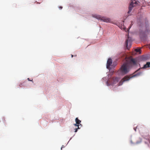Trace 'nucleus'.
Here are the masks:
<instances>
[{"label": "nucleus", "mask_w": 150, "mask_h": 150, "mask_svg": "<svg viewBox=\"0 0 150 150\" xmlns=\"http://www.w3.org/2000/svg\"><path fill=\"white\" fill-rule=\"evenodd\" d=\"M149 5H150V4H149Z\"/></svg>", "instance_id": "5701e85b"}, {"label": "nucleus", "mask_w": 150, "mask_h": 150, "mask_svg": "<svg viewBox=\"0 0 150 150\" xmlns=\"http://www.w3.org/2000/svg\"><path fill=\"white\" fill-rule=\"evenodd\" d=\"M137 4V2L135 0H132L131 1V3L129 6V10L128 12V13H129L132 10V8L135 6Z\"/></svg>", "instance_id": "20e7f679"}, {"label": "nucleus", "mask_w": 150, "mask_h": 150, "mask_svg": "<svg viewBox=\"0 0 150 150\" xmlns=\"http://www.w3.org/2000/svg\"><path fill=\"white\" fill-rule=\"evenodd\" d=\"M142 142V139H140V140L139 141H137V142H136V144H139V143H141Z\"/></svg>", "instance_id": "f8f14e48"}, {"label": "nucleus", "mask_w": 150, "mask_h": 150, "mask_svg": "<svg viewBox=\"0 0 150 150\" xmlns=\"http://www.w3.org/2000/svg\"><path fill=\"white\" fill-rule=\"evenodd\" d=\"M133 76H132L130 77H129L127 76H125L124 78H123L122 80L118 83L117 85L118 86H120L121 85H122L123 83L126 81H128L129 80L130 78L132 77Z\"/></svg>", "instance_id": "423d86ee"}, {"label": "nucleus", "mask_w": 150, "mask_h": 150, "mask_svg": "<svg viewBox=\"0 0 150 150\" xmlns=\"http://www.w3.org/2000/svg\"><path fill=\"white\" fill-rule=\"evenodd\" d=\"M28 80L29 81H32L33 82V80H30L29 79V78H28Z\"/></svg>", "instance_id": "2eb2a0df"}, {"label": "nucleus", "mask_w": 150, "mask_h": 150, "mask_svg": "<svg viewBox=\"0 0 150 150\" xmlns=\"http://www.w3.org/2000/svg\"><path fill=\"white\" fill-rule=\"evenodd\" d=\"M71 57H73V55H71Z\"/></svg>", "instance_id": "4be33fe9"}, {"label": "nucleus", "mask_w": 150, "mask_h": 150, "mask_svg": "<svg viewBox=\"0 0 150 150\" xmlns=\"http://www.w3.org/2000/svg\"><path fill=\"white\" fill-rule=\"evenodd\" d=\"M137 127H138V126H137L136 127H134V130L135 131H136V129H137Z\"/></svg>", "instance_id": "4468645a"}, {"label": "nucleus", "mask_w": 150, "mask_h": 150, "mask_svg": "<svg viewBox=\"0 0 150 150\" xmlns=\"http://www.w3.org/2000/svg\"><path fill=\"white\" fill-rule=\"evenodd\" d=\"M64 145H62V147L61 148V150H62V148H64Z\"/></svg>", "instance_id": "a211bd4d"}, {"label": "nucleus", "mask_w": 150, "mask_h": 150, "mask_svg": "<svg viewBox=\"0 0 150 150\" xmlns=\"http://www.w3.org/2000/svg\"><path fill=\"white\" fill-rule=\"evenodd\" d=\"M125 45L127 49L129 50L131 45V42L128 34L127 36V39L125 41Z\"/></svg>", "instance_id": "0eeeda50"}, {"label": "nucleus", "mask_w": 150, "mask_h": 150, "mask_svg": "<svg viewBox=\"0 0 150 150\" xmlns=\"http://www.w3.org/2000/svg\"><path fill=\"white\" fill-rule=\"evenodd\" d=\"M124 28V30H125V27Z\"/></svg>", "instance_id": "412c9836"}, {"label": "nucleus", "mask_w": 150, "mask_h": 150, "mask_svg": "<svg viewBox=\"0 0 150 150\" xmlns=\"http://www.w3.org/2000/svg\"><path fill=\"white\" fill-rule=\"evenodd\" d=\"M95 17L97 19L102 20L104 22H109L110 21V18L105 17H101L100 15H96Z\"/></svg>", "instance_id": "39448f33"}, {"label": "nucleus", "mask_w": 150, "mask_h": 150, "mask_svg": "<svg viewBox=\"0 0 150 150\" xmlns=\"http://www.w3.org/2000/svg\"><path fill=\"white\" fill-rule=\"evenodd\" d=\"M131 26H130L129 27V29H130L131 28Z\"/></svg>", "instance_id": "aec40b11"}, {"label": "nucleus", "mask_w": 150, "mask_h": 150, "mask_svg": "<svg viewBox=\"0 0 150 150\" xmlns=\"http://www.w3.org/2000/svg\"><path fill=\"white\" fill-rule=\"evenodd\" d=\"M120 79L119 78L117 77L110 78L106 82V84L107 86H113L117 83Z\"/></svg>", "instance_id": "f03ea898"}, {"label": "nucleus", "mask_w": 150, "mask_h": 150, "mask_svg": "<svg viewBox=\"0 0 150 150\" xmlns=\"http://www.w3.org/2000/svg\"><path fill=\"white\" fill-rule=\"evenodd\" d=\"M125 62L129 66L130 65H132L134 66L136 65L137 64V61L134 59L132 58V57H126L125 58Z\"/></svg>", "instance_id": "7ed1b4c3"}, {"label": "nucleus", "mask_w": 150, "mask_h": 150, "mask_svg": "<svg viewBox=\"0 0 150 150\" xmlns=\"http://www.w3.org/2000/svg\"><path fill=\"white\" fill-rule=\"evenodd\" d=\"M150 65V62H147L146 64L144 65V67L141 69H145L149 67Z\"/></svg>", "instance_id": "1a4fd4ad"}, {"label": "nucleus", "mask_w": 150, "mask_h": 150, "mask_svg": "<svg viewBox=\"0 0 150 150\" xmlns=\"http://www.w3.org/2000/svg\"><path fill=\"white\" fill-rule=\"evenodd\" d=\"M129 65L125 62L119 69L118 72H120V73L123 75L126 74L129 71Z\"/></svg>", "instance_id": "f257e3e1"}, {"label": "nucleus", "mask_w": 150, "mask_h": 150, "mask_svg": "<svg viewBox=\"0 0 150 150\" xmlns=\"http://www.w3.org/2000/svg\"><path fill=\"white\" fill-rule=\"evenodd\" d=\"M59 8L60 9H62V6H60V7H59Z\"/></svg>", "instance_id": "6ab92c4d"}, {"label": "nucleus", "mask_w": 150, "mask_h": 150, "mask_svg": "<svg viewBox=\"0 0 150 150\" xmlns=\"http://www.w3.org/2000/svg\"><path fill=\"white\" fill-rule=\"evenodd\" d=\"M130 142L132 144H134V143L132 142V140H130Z\"/></svg>", "instance_id": "f3484780"}, {"label": "nucleus", "mask_w": 150, "mask_h": 150, "mask_svg": "<svg viewBox=\"0 0 150 150\" xmlns=\"http://www.w3.org/2000/svg\"><path fill=\"white\" fill-rule=\"evenodd\" d=\"M112 63V61L111 59L109 58L108 59L107 62L106 67L107 69H109L110 66L111 65Z\"/></svg>", "instance_id": "6e6552de"}, {"label": "nucleus", "mask_w": 150, "mask_h": 150, "mask_svg": "<svg viewBox=\"0 0 150 150\" xmlns=\"http://www.w3.org/2000/svg\"><path fill=\"white\" fill-rule=\"evenodd\" d=\"M135 51L137 52H139V54L141 53V49L140 48L135 49Z\"/></svg>", "instance_id": "9b49d317"}, {"label": "nucleus", "mask_w": 150, "mask_h": 150, "mask_svg": "<svg viewBox=\"0 0 150 150\" xmlns=\"http://www.w3.org/2000/svg\"><path fill=\"white\" fill-rule=\"evenodd\" d=\"M78 129V128H76L75 129V132H76L77 131V129Z\"/></svg>", "instance_id": "dca6fc26"}, {"label": "nucleus", "mask_w": 150, "mask_h": 150, "mask_svg": "<svg viewBox=\"0 0 150 150\" xmlns=\"http://www.w3.org/2000/svg\"><path fill=\"white\" fill-rule=\"evenodd\" d=\"M75 121L76 122V123L77 124H78V125L79 124H79H80V125H81L80 123L81 122V121L78 118L76 117V118Z\"/></svg>", "instance_id": "9d476101"}, {"label": "nucleus", "mask_w": 150, "mask_h": 150, "mask_svg": "<svg viewBox=\"0 0 150 150\" xmlns=\"http://www.w3.org/2000/svg\"><path fill=\"white\" fill-rule=\"evenodd\" d=\"M74 125L75 126H76L78 127V129H80L79 127V124L78 125V124H77L76 123L75 124H74Z\"/></svg>", "instance_id": "ddd939ff"}]
</instances>
